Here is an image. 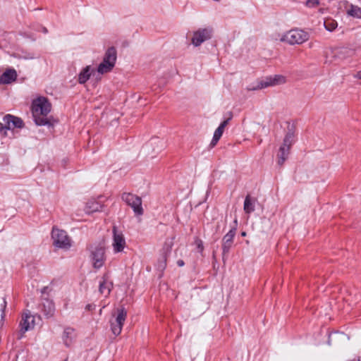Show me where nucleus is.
<instances>
[{
  "label": "nucleus",
  "mask_w": 361,
  "mask_h": 361,
  "mask_svg": "<svg viewBox=\"0 0 361 361\" xmlns=\"http://www.w3.org/2000/svg\"><path fill=\"white\" fill-rule=\"evenodd\" d=\"M51 104L45 97H38L32 102V112L37 125L45 126L49 124L47 116L51 111Z\"/></svg>",
  "instance_id": "nucleus-1"
},
{
  "label": "nucleus",
  "mask_w": 361,
  "mask_h": 361,
  "mask_svg": "<svg viewBox=\"0 0 361 361\" xmlns=\"http://www.w3.org/2000/svg\"><path fill=\"white\" fill-rule=\"evenodd\" d=\"M309 38L307 32L298 29L287 32L281 38V41L290 44H300L306 42Z\"/></svg>",
  "instance_id": "nucleus-2"
},
{
  "label": "nucleus",
  "mask_w": 361,
  "mask_h": 361,
  "mask_svg": "<svg viewBox=\"0 0 361 361\" xmlns=\"http://www.w3.org/2000/svg\"><path fill=\"white\" fill-rule=\"evenodd\" d=\"M51 237L54 240V245L56 247L66 249L71 247V239L65 231L54 227Z\"/></svg>",
  "instance_id": "nucleus-3"
},
{
  "label": "nucleus",
  "mask_w": 361,
  "mask_h": 361,
  "mask_svg": "<svg viewBox=\"0 0 361 361\" xmlns=\"http://www.w3.org/2000/svg\"><path fill=\"white\" fill-rule=\"evenodd\" d=\"M91 260L93 264V267L96 269L101 268L105 260V250L104 247L101 244L94 247H91Z\"/></svg>",
  "instance_id": "nucleus-4"
},
{
  "label": "nucleus",
  "mask_w": 361,
  "mask_h": 361,
  "mask_svg": "<svg viewBox=\"0 0 361 361\" xmlns=\"http://www.w3.org/2000/svg\"><path fill=\"white\" fill-rule=\"evenodd\" d=\"M116 316L114 320H111V329L115 336H118L127 317V312L123 307L118 308L116 310Z\"/></svg>",
  "instance_id": "nucleus-5"
},
{
  "label": "nucleus",
  "mask_w": 361,
  "mask_h": 361,
  "mask_svg": "<svg viewBox=\"0 0 361 361\" xmlns=\"http://www.w3.org/2000/svg\"><path fill=\"white\" fill-rule=\"evenodd\" d=\"M35 326V317L29 311L25 312L22 314V319L19 324L20 331L18 334V339H21L24 334L33 329Z\"/></svg>",
  "instance_id": "nucleus-6"
},
{
  "label": "nucleus",
  "mask_w": 361,
  "mask_h": 361,
  "mask_svg": "<svg viewBox=\"0 0 361 361\" xmlns=\"http://www.w3.org/2000/svg\"><path fill=\"white\" fill-rule=\"evenodd\" d=\"M121 197L128 205L133 208L136 215H142L143 214L142 200L140 197L131 193H123Z\"/></svg>",
  "instance_id": "nucleus-7"
},
{
  "label": "nucleus",
  "mask_w": 361,
  "mask_h": 361,
  "mask_svg": "<svg viewBox=\"0 0 361 361\" xmlns=\"http://www.w3.org/2000/svg\"><path fill=\"white\" fill-rule=\"evenodd\" d=\"M286 78L282 75H275L266 78L264 80L260 81L257 87L249 88L250 90H256L259 89L266 88L270 86H276L286 83Z\"/></svg>",
  "instance_id": "nucleus-8"
},
{
  "label": "nucleus",
  "mask_w": 361,
  "mask_h": 361,
  "mask_svg": "<svg viewBox=\"0 0 361 361\" xmlns=\"http://www.w3.org/2000/svg\"><path fill=\"white\" fill-rule=\"evenodd\" d=\"M166 142L164 140L158 137L152 138L146 145L148 155L152 158L155 157L157 154L166 148Z\"/></svg>",
  "instance_id": "nucleus-9"
},
{
  "label": "nucleus",
  "mask_w": 361,
  "mask_h": 361,
  "mask_svg": "<svg viewBox=\"0 0 361 361\" xmlns=\"http://www.w3.org/2000/svg\"><path fill=\"white\" fill-rule=\"evenodd\" d=\"M212 29L211 28H200L195 31L192 38V44L198 47L202 43L212 38Z\"/></svg>",
  "instance_id": "nucleus-10"
},
{
  "label": "nucleus",
  "mask_w": 361,
  "mask_h": 361,
  "mask_svg": "<svg viewBox=\"0 0 361 361\" xmlns=\"http://www.w3.org/2000/svg\"><path fill=\"white\" fill-rule=\"evenodd\" d=\"M113 243L112 246L115 252H121L126 247V240L122 232H118L116 228H113Z\"/></svg>",
  "instance_id": "nucleus-11"
},
{
  "label": "nucleus",
  "mask_w": 361,
  "mask_h": 361,
  "mask_svg": "<svg viewBox=\"0 0 361 361\" xmlns=\"http://www.w3.org/2000/svg\"><path fill=\"white\" fill-rule=\"evenodd\" d=\"M235 235V228H232L222 239L223 257L227 255L233 243V238Z\"/></svg>",
  "instance_id": "nucleus-12"
},
{
  "label": "nucleus",
  "mask_w": 361,
  "mask_h": 361,
  "mask_svg": "<svg viewBox=\"0 0 361 361\" xmlns=\"http://www.w3.org/2000/svg\"><path fill=\"white\" fill-rule=\"evenodd\" d=\"M113 282L110 280L108 274H104L99 282V290L102 295L105 297L109 296L113 288Z\"/></svg>",
  "instance_id": "nucleus-13"
},
{
  "label": "nucleus",
  "mask_w": 361,
  "mask_h": 361,
  "mask_svg": "<svg viewBox=\"0 0 361 361\" xmlns=\"http://www.w3.org/2000/svg\"><path fill=\"white\" fill-rule=\"evenodd\" d=\"M41 310L47 318H51L55 313V305L52 300L43 298L41 304Z\"/></svg>",
  "instance_id": "nucleus-14"
},
{
  "label": "nucleus",
  "mask_w": 361,
  "mask_h": 361,
  "mask_svg": "<svg viewBox=\"0 0 361 361\" xmlns=\"http://www.w3.org/2000/svg\"><path fill=\"white\" fill-rule=\"evenodd\" d=\"M17 72L13 68L6 69L0 76V84L8 85L16 80Z\"/></svg>",
  "instance_id": "nucleus-15"
},
{
  "label": "nucleus",
  "mask_w": 361,
  "mask_h": 361,
  "mask_svg": "<svg viewBox=\"0 0 361 361\" xmlns=\"http://www.w3.org/2000/svg\"><path fill=\"white\" fill-rule=\"evenodd\" d=\"M4 122L8 125L10 130L15 128H21L23 126V121L21 118L8 114L4 117Z\"/></svg>",
  "instance_id": "nucleus-16"
},
{
  "label": "nucleus",
  "mask_w": 361,
  "mask_h": 361,
  "mask_svg": "<svg viewBox=\"0 0 361 361\" xmlns=\"http://www.w3.org/2000/svg\"><path fill=\"white\" fill-rule=\"evenodd\" d=\"M116 59H117L116 49H115V47H109L106 50L103 60L105 61V63H110L115 65Z\"/></svg>",
  "instance_id": "nucleus-17"
},
{
  "label": "nucleus",
  "mask_w": 361,
  "mask_h": 361,
  "mask_svg": "<svg viewBox=\"0 0 361 361\" xmlns=\"http://www.w3.org/2000/svg\"><path fill=\"white\" fill-rule=\"evenodd\" d=\"M172 243L171 242L169 244L165 243L164 249L165 250L164 254L161 256V258L159 260L157 264V267L159 270H164L166 267V259H167V253L170 252L171 248Z\"/></svg>",
  "instance_id": "nucleus-18"
},
{
  "label": "nucleus",
  "mask_w": 361,
  "mask_h": 361,
  "mask_svg": "<svg viewBox=\"0 0 361 361\" xmlns=\"http://www.w3.org/2000/svg\"><path fill=\"white\" fill-rule=\"evenodd\" d=\"M102 204L95 200H90L87 202L85 211L87 214L99 212L102 209Z\"/></svg>",
  "instance_id": "nucleus-19"
},
{
  "label": "nucleus",
  "mask_w": 361,
  "mask_h": 361,
  "mask_svg": "<svg viewBox=\"0 0 361 361\" xmlns=\"http://www.w3.org/2000/svg\"><path fill=\"white\" fill-rule=\"evenodd\" d=\"M91 74H92L91 66H87L80 73V74L78 75V82L80 84L85 83L90 78Z\"/></svg>",
  "instance_id": "nucleus-20"
},
{
  "label": "nucleus",
  "mask_w": 361,
  "mask_h": 361,
  "mask_svg": "<svg viewBox=\"0 0 361 361\" xmlns=\"http://www.w3.org/2000/svg\"><path fill=\"white\" fill-rule=\"evenodd\" d=\"M289 151H290V149L288 148V147H283V146H281V147L279 148V153H278V164L279 166H282L285 161L288 158V156L289 154Z\"/></svg>",
  "instance_id": "nucleus-21"
},
{
  "label": "nucleus",
  "mask_w": 361,
  "mask_h": 361,
  "mask_svg": "<svg viewBox=\"0 0 361 361\" xmlns=\"http://www.w3.org/2000/svg\"><path fill=\"white\" fill-rule=\"evenodd\" d=\"M74 329L70 327L65 329L63 331V339L66 346H69L74 338Z\"/></svg>",
  "instance_id": "nucleus-22"
},
{
  "label": "nucleus",
  "mask_w": 361,
  "mask_h": 361,
  "mask_svg": "<svg viewBox=\"0 0 361 361\" xmlns=\"http://www.w3.org/2000/svg\"><path fill=\"white\" fill-rule=\"evenodd\" d=\"M243 209L245 212L248 214L255 211V201L251 199L250 195L245 197Z\"/></svg>",
  "instance_id": "nucleus-23"
},
{
  "label": "nucleus",
  "mask_w": 361,
  "mask_h": 361,
  "mask_svg": "<svg viewBox=\"0 0 361 361\" xmlns=\"http://www.w3.org/2000/svg\"><path fill=\"white\" fill-rule=\"evenodd\" d=\"M115 65L110 63H105V61H102V62L99 65L97 68V71L99 73L104 74L110 72L114 67Z\"/></svg>",
  "instance_id": "nucleus-24"
},
{
  "label": "nucleus",
  "mask_w": 361,
  "mask_h": 361,
  "mask_svg": "<svg viewBox=\"0 0 361 361\" xmlns=\"http://www.w3.org/2000/svg\"><path fill=\"white\" fill-rule=\"evenodd\" d=\"M324 25L326 30L333 32L338 27V23L334 19L328 18L324 20Z\"/></svg>",
  "instance_id": "nucleus-25"
},
{
  "label": "nucleus",
  "mask_w": 361,
  "mask_h": 361,
  "mask_svg": "<svg viewBox=\"0 0 361 361\" xmlns=\"http://www.w3.org/2000/svg\"><path fill=\"white\" fill-rule=\"evenodd\" d=\"M294 142V134L291 132H288L286 133L283 142L281 146L283 147H288L289 149H290V147L292 144Z\"/></svg>",
  "instance_id": "nucleus-26"
},
{
  "label": "nucleus",
  "mask_w": 361,
  "mask_h": 361,
  "mask_svg": "<svg viewBox=\"0 0 361 361\" xmlns=\"http://www.w3.org/2000/svg\"><path fill=\"white\" fill-rule=\"evenodd\" d=\"M348 14L353 17H360L361 15V9L357 6L351 5L348 10Z\"/></svg>",
  "instance_id": "nucleus-27"
},
{
  "label": "nucleus",
  "mask_w": 361,
  "mask_h": 361,
  "mask_svg": "<svg viewBox=\"0 0 361 361\" xmlns=\"http://www.w3.org/2000/svg\"><path fill=\"white\" fill-rule=\"evenodd\" d=\"M223 133H224V131L219 129L218 128L216 129V130L214 133L213 138L211 142V145L212 147H214L216 145V143L218 142V141L220 140L221 137L222 136Z\"/></svg>",
  "instance_id": "nucleus-28"
},
{
  "label": "nucleus",
  "mask_w": 361,
  "mask_h": 361,
  "mask_svg": "<svg viewBox=\"0 0 361 361\" xmlns=\"http://www.w3.org/2000/svg\"><path fill=\"white\" fill-rule=\"evenodd\" d=\"M8 130H10V128H8V125L6 123H0V135L6 136Z\"/></svg>",
  "instance_id": "nucleus-29"
},
{
  "label": "nucleus",
  "mask_w": 361,
  "mask_h": 361,
  "mask_svg": "<svg viewBox=\"0 0 361 361\" xmlns=\"http://www.w3.org/2000/svg\"><path fill=\"white\" fill-rule=\"evenodd\" d=\"M306 6L310 8H314L319 5L318 0H307L305 3Z\"/></svg>",
  "instance_id": "nucleus-30"
},
{
  "label": "nucleus",
  "mask_w": 361,
  "mask_h": 361,
  "mask_svg": "<svg viewBox=\"0 0 361 361\" xmlns=\"http://www.w3.org/2000/svg\"><path fill=\"white\" fill-rule=\"evenodd\" d=\"M231 117H229L228 119H226V120L224 121H223V122L219 125V126L218 127V128H219V129H220V130H223V131H224V129H225L226 126L228 125V121L231 120Z\"/></svg>",
  "instance_id": "nucleus-31"
},
{
  "label": "nucleus",
  "mask_w": 361,
  "mask_h": 361,
  "mask_svg": "<svg viewBox=\"0 0 361 361\" xmlns=\"http://www.w3.org/2000/svg\"><path fill=\"white\" fill-rule=\"evenodd\" d=\"M231 117H229L228 119H226V120L224 121H223V122L219 125V126L218 127V128H219V129H220V130H223V131H224V129H225L226 126L228 125V121L231 120Z\"/></svg>",
  "instance_id": "nucleus-32"
},
{
  "label": "nucleus",
  "mask_w": 361,
  "mask_h": 361,
  "mask_svg": "<svg viewBox=\"0 0 361 361\" xmlns=\"http://www.w3.org/2000/svg\"><path fill=\"white\" fill-rule=\"evenodd\" d=\"M1 312H2L1 317L4 318L5 316L4 311L6 307V301L4 298L3 299L2 304H1Z\"/></svg>",
  "instance_id": "nucleus-33"
},
{
  "label": "nucleus",
  "mask_w": 361,
  "mask_h": 361,
  "mask_svg": "<svg viewBox=\"0 0 361 361\" xmlns=\"http://www.w3.org/2000/svg\"><path fill=\"white\" fill-rule=\"evenodd\" d=\"M177 264L178 267H183L184 265V262L182 259H179L177 262Z\"/></svg>",
  "instance_id": "nucleus-34"
},
{
  "label": "nucleus",
  "mask_w": 361,
  "mask_h": 361,
  "mask_svg": "<svg viewBox=\"0 0 361 361\" xmlns=\"http://www.w3.org/2000/svg\"><path fill=\"white\" fill-rule=\"evenodd\" d=\"M197 247L199 248H200L201 250L203 249V246H202V242L201 240H199L198 243H197Z\"/></svg>",
  "instance_id": "nucleus-35"
},
{
  "label": "nucleus",
  "mask_w": 361,
  "mask_h": 361,
  "mask_svg": "<svg viewBox=\"0 0 361 361\" xmlns=\"http://www.w3.org/2000/svg\"><path fill=\"white\" fill-rule=\"evenodd\" d=\"M355 78L361 79V70L356 73Z\"/></svg>",
  "instance_id": "nucleus-36"
},
{
  "label": "nucleus",
  "mask_w": 361,
  "mask_h": 361,
  "mask_svg": "<svg viewBox=\"0 0 361 361\" xmlns=\"http://www.w3.org/2000/svg\"><path fill=\"white\" fill-rule=\"evenodd\" d=\"M48 289L49 288L47 286L44 287L43 289L42 290V293H45Z\"/></svg>",
  "instance_id": "nucleus-37"
},
{
  "label": "nucleus",
  "mask_w": 361,
  "mask_h": 361,
  "mask_svg": "<svg viewBox=\"0 0 361 361\" xmlns=\"http://www.w3.org/2000/svg\"><path fill=\"white\" fill-rule=\"evenodd\" d=\"M233 223H234L235 225H234V226L233 228H236L237 225H238V220H237V219H234Z\"/></svg>",
  "instance_id": "nucleus-38"
},
{
  "label": "nucleus",
  "mask_w": 361,
  "mask_h": 361,
  "mask_svg": "<svg viewBox=\"0 0 361 361\" xmlns=\"http://www.w3.org/2000/svg\"><path fill=\"white\" fill-rule=\"evenodd\" d=\"M86 309H87L88 310H92V305H87L86 306Z\"/></svg>",
  "instance_id": "nucleus-39"
},
{
  "label": "nucleus",
  "mask_w": 361,
  "mask_h": 361,
  "mask_svg": "<svg viewBox=\"0 0 361 361\" xmlns=\"http://www.w3.org/2000/svg\"><path fill=\"white\" fill-rule=\"evenodd\" d=\"M241 235L242 236H245L246 235V233L245 231L242 232L241 233Z\"/></svg>",
  "instance_id": "nucleus-40"
},
{
  "label": "nucleus",
  "mask_w": 361,
  "mask_h": 361,
  "mask_svg": "<svg viewBox=\"0 0 361 361\" xmlns=\"http://www.w3.org/2000/svg\"><path fill=\"white\" fill-rule=\"evenodd\" d=\"M43 31H44L45 32H47V29L46 28H44L43 29Z\"/></svg>",
  "instance_id": "nucleus-41"
},
{
  "label": "nucleus",
  "mask_w": 361,
  "mask_h": 361,
  "mask_svg": "<svg viewBox=\"0 0 361 361\" xmlns=\"http://www.w3.org/2000/svg\"><path fill=\"white\" fill-rule=\"evenodd\" d=\"M337 52H341V51L339 49H336Z\"/></svg>",
  "instance_id": "nucleus-42"
},
{
  "label": "nucleus",
  "mask_w": 361,
  "mask_h": 361,
  "mask_svg": "<svg viewBox=\"0 0 361 361\" xmlns=\"http://www.w3.org/2000/svg\"><path fill=\"white\" fill-rule=\"evenodd\" d=\"M64 361H66V360H64Z\"/></svg>",
  "instance_id": "nucleus-43"
}]
</instances>
